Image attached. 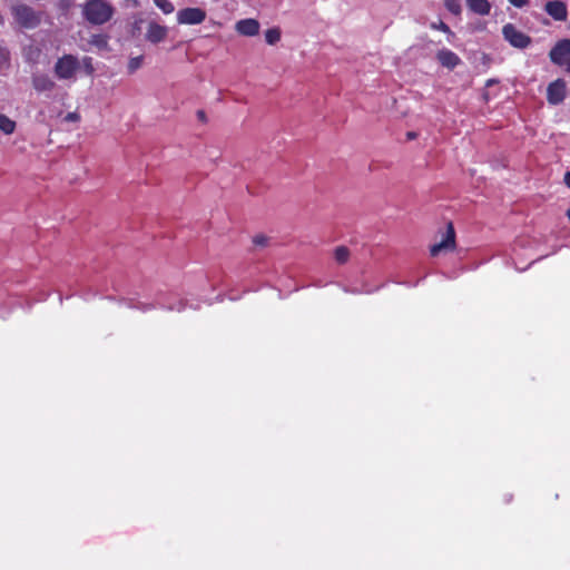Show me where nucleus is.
Masks as SVG:
<instances>
[{"instance_id":"obj_1","label":"nucleus","mask_w":570,"mask_h":570,"mask_svg":"<svg viewBox=\"0 0 570 570\" xmlns=\"http://www.w3.org/2000/svg\"><path fill=\"white\" fill-rule=\"evenodd\" d=\"M81 12L90 24L101 26L111 20L115 8L107 0H87L82 4Z\"/></svg>"},{"instance_id":"obj_2","label":"nucleus","mask_w":570,"mask_h":570,"mask_svg":"<svg viewBox=\"0 0 570 570\" xmlns=\"http://www.w3.org/2000/svg\"><path fill=\"white\" fill-rule=\"evenodd\" d=\"M120 303L128 308L138 309L142 313L150 312V311L155 309L157 306H159L160 308H164L166 311H169V312L180 313V312L185 311V308L187 306V303L184 299H178L173 303H165V302L158 299L155 303H149V302L139 301L137 298H122L120 301Z\"/></svg>"},{"instance_id":"obj_3","label":"nucleus","mask_w":570,"mask_h":570,"mask_svg":"<svg viewBox=\"0 0 570 570\" xmlns=\"http://www.w3.org/2000/svg\"><path fill=\"white\" fill-rule=\"evenodd\" d=\"M11 14L16 23L28 30L36 29L40 24L42 18L41 12L24 3L12 6Z\"/></svg>"},{"instance_id":"obj_4","label":"nucleus","mask_w":570,"mask_h":570,"mask_svg":"<svg viewBox=\"0 0 570 570\" xmlns=\"http://www.w3.org/2000/svg\"><path fill=\"white\" fill-rule=\"evenodd\" d=\"M80 68V62L72 55H65L55 65V73L60 80L72 79Z\"/></svg>"},{"instance_id":"obj_5","label":"nucleus","mask_w":570,"mask_h":570,"mask_svg":"<svg viewBox=\"0 0 570 570\" xmlns=\"http://www.w3.org/2000/svg\"><path fill=\"white\" fill-rule=\"evenodd\" d=\"M504 39L515 48H527L531 42L530 37L519 30L514 24L507 23L502 28Z\"/></svg>"},{"instance_id":"obj_6","label":"nucleus","mask_w":570,"mask_h":570,"mask_svg":"<svg viewBox=\"0 0 570 570\" xmlns=\"http://www.w3.org/2000/svg\"><path fill=\"white\" fill-rule=\"evenodd\" d=\"M455 247V232L451 223L448 224L445 232L442 234L440 242L430 248L432 256H438L443 250H452Z\"/></svg>"},{"instance_id":"obj_7","label":"nucleus","mask_w":570,"mask_h":570,"mask_svg":"<svg viewBox=\"0 0 570 570\" xmlns=\"http://www.w3.org/2000/svg\"><path fill=\"white\" fill-rule=\"evenodd\" d=\"M206 19V11L202 8H185L177 12L179 24H200Z\"/></svg>"},{"instance_id":"obj_8","label":"nucleus","mask_w":570,"mask_h":570,"mask_svg":"<svg viewBox=\"0 0 570 570\" xmlns=\"http://www.w3.org/2000/svg\"><path fill=\"white\" fill-rule=\"evenodd\" d=\"M567 95V85L563 79H557L549 83L547 88V100L550 105H560Z\"/></svg>"},{"instance_id":"obj_9","label":"nucleus","mask_w":570,"mask_h":570,"mask_svg":"<svg viewBox=\"0 0 570 570\" xmlns=\"http://www.w3.org/2000/svg\"><path fill=\"white\" fill-rule=\"evenodd\" d=\"M261 23L257 19H240L235 23V31L244 37H255L259 33Z\"/></svg>"},{"instance_id":"obj_10","label":"nucleus","mask_w":570,"mask_h":570,"mask_svg":"<svg viewBox=\"0 0 570 570\" xmlns=\"http://www.w3.org/2000/svg\"><path fill=\"white\" fill-rule=\"evenodd\" d=\"M570 56V40L562 39L551 49L549 57L556 65L562 66L566 58Z\"/></svg>"},{"instance_id":"obj_11","label":"nucleus","mask_w":570,"mask_h":570,"mask_svg":"<svg viewBox=\"0 0 570 570\" xmlns=\"http://www.w3.org/2000/svg\"><path fill=\"white\" fill-rule=\"evenodd\" d=\"M546 12L557 21H564L568 17L567 4L562 1H548L544 6Z\"/></svg>"},{"instance_id":"obj_12","label":"nucleus","mask_w":570,"mask_h":570,"mask_svg":"<svg viewBox=\"0 0 570 570\" xmlns=\"http://www.w3.org/2000/svg\"><path fill=\"white\" fill-rule=\"evenodd\" d=\"M436 59L441 66L448 69H454L458 65L461 63L460 57L449 49L439 50L436 53Z\"/></svg>"},{"instance_id":"obj_13","label":"nucleus","mask_w":570,"mask_h":570,"mask_svg":"<svg viewBox=\"0 0 570 570\" xmlns=\"http://www.w3.org/2000/svg\"><path fill=\"white\" fill-rule=\"evenodd\" d=\"M167 33L168 29L165 26L150 22L146 31V39L153 43H158L167 37Z\"/></svg>"},{"instance_id":"obj_14","label":"nucleus","mask_w":570,"mask_h":570,"mask_svg":"<svg viewBox=\"0 0 570 570\" xmlns=\"http://www.w3.org/2000/svg\"><path fill=\"white\" fill-rule=\"evenodd\" d=\"M468 9L479 16H488L491 11V3L488 0H465Z\"/></svg>"},{"instance_id":"obj_15","label":"nucleus","mask_w":570,"mask_h":570,"mask_svg":"<svg viewBox=\"0 0 570 570\" xmlns=\"http://www.w3.org/2000/svg\"><path fill=\"white\" fill-rule=\"evenodd\" d=\"M33 88L37 91H51L55 88V82L46 75H38L32 78Z\"/></svg>"},{"instance_id":"obj_16","label":"nucleus","mask_w":570,"mask_h":570,"mask_svg":"<svg viewBox=\"0 0 570 570\" xmlns=\"http://www.w3.org/2000/svg\"><path fill=\"white\" fill-rule=\"evenodd\" d=\"M281 37L282 32L278 27H273L265 31V41L271 46L276 45L281 40Z\"/></svg>"},{"instance_id":"obj_17","label":"nucleus","mask_w":570,"mask_h":570,"mask_svg":"<svg viewBox=\"0 0 570 570\" xmlns=\"http://www.w3.org/2000/svg\"><path fill=\"white\" fill-rule=\"evenodd\" d=\"M14 129L16 122L6 115L0 114V130L6 135H10L14 131Z\"/></svg>"},{"instance_id":"obj_18","label":"nucleus","mask_w":570,"mask_h":570,"mask_svg":"<svg viewBox=\"0 0 570 570\" xmlns=\"http://www.w3.org/2000/svg\"><path fill=\"white\" fill-rule=\"evenodd\" d=\"M155 6L165 14L173 13L175 7L170 0H154Z\"/></svg>"},{"instance_id":"obj_19","label":"nucleus","mask_w":570,"mask_h":570,"mask_svg":"<svg viewBox=\"0 0 570 570\" xmlns=\"http://www.w3.org/2000/svg\"><path fill=\"white\" fill-rule=\"evenodd\" d=\"M445 8L453 14L459 16L461 14L462 7H461V0H443Z\"/></svg>"},{"instance_id":"obj_20","label":"nucleus","mask_w":570,"mask_h":570,"mask_svg":"<svg viewBox=\"0 0 570 570\" xmlns=\"http://www.w3.org/2000/svg\"><path fill=\"white\" fill-rule=\"evenodd\" d=\"M334 256L337 263L343 264L348 259L350 253L346 247L340 246L335 249Z\"/></svg>"},{"instance_id":"obj_21","label":"nucleus","mask_w":570,"mask_h":570,"mask_svg":"<svg viewBox=\"0 0 570 570\" xmlns=\"http://www.w3.org/2000/svg\"><path fill=\"white\" fill-rule=\"evenodd\" d=\"M142 65V57H134L128 62V72L134 73L137 69H139Z\"/></svg>"},{"instance_id":"obj_22","label":"nucleus","mask_w":570,"mask_h":570,"mask_svg":"<svg viewBox=\"0 0 570 570\" xmlns=\"http://www.w3.org/2000/svg\"><path fill=\"white\" fill-rule=\"evenodd\" d=\"M253 243L255 246H258V247H264L267 245L268 243V238L264 235H256L254 238H253Z\"/></svg>"},{"instance_id":"obj_23","label":"nucleus","mask_w":570,"mask_h":570,"mask_svg":"<svg viewBox=\"0 0 570 570\" xmlns=\"http://www.w3.org/2000/svg\"><path fill=\"white\" fill-rule=\"evenodd\" d=\"M82 65H83V67H85V69H86L88 75L94 72L92 59L90 57H85L82 59Z\"/></svg>"},{"instance_id":"obj_24","label":"nucleus","mask_w":570,"mask_h":570,"mask_svg":"<svg viewBox=\"0 0 570 570\" xmlns=\"http://www.w3.org/2000/svg\"><path fill=\"white\" fill-rule=\"evenodd\" d=\"M515 8H523L529 3V0H508Z\"/></svg>"},{"instance_id":"obj_25","label":"nucleus","mask_w":570,"mask_h":570,"mask_svg":"<svg viewBox=\"0 0 570 570\" xmlns=\"http://www.w3.org/2000/svg\"><path fill=\"white\" fill-rule=\"evenodd\" d=\"M433 28L439 29V30H441V31H443V32H449V33L451 32V31H450L449 26H448V24H445V23H444V22H442V21H441L438 26H436V24H433Z\"/></svg>"},{"instance_id":"obj_26","label":"nucleus","mask_w":570,"mask_h":570,"mask_svg":"<svg viewBox=\"0 0 570 570\" xmlns=\"http://www.w3.org/2000/svg\"><path fill=\"white\" fill-rule=\"evenodd\" d=\"M67 121H77L79 120V116L76 112H69L66 118Z\"/></svg>"},{"instance_id":"obj_27","label":"nucleus","mask_w":570,"mask_h":570,"mask_svg":"<svg viewBox=\"0 0 570 570\" xmlns=\"http://www.w3.org/2000/svg\"><path fill=\"white\" fill-rule=\"evenodd\" d=\"M564 183L570 188V171H567L564 175Z\"/></svg>"},{"instance_id":"obj_28","label":"nucleus","mask_w":570,"mask_h":570,"mask_svg":"<svg viewBox=\"0 0 570 570\" xmlns=\"http://www.w3.org/2000/svg\"><path fill=\"white\" fill-rule=\"evenodd\" d=\"M197 115H198L199 119H205V112L203 110H199L197 112Z\"/></svg>"},{"instance_id":"obj_29","label":"nucleus","mask_w":570,"mask_h":570,"mask_svg":"<svg viewBox=\"0 0 570 570\" xmlns=\"http://www.w3.org/2000/svg\"><path fill=\"white\" fill-rule=\"evenodd\" d=\"M415 136H416V135H415L414 132H409V134H407V137H409L410 139L415 138Z\"/></svg>"},{"instance_id":"obj_30","label":"nucleus","mask_w":570,"mask_h":570,"mask_svg":"<svg viewBox=\"0 0 570 570\" xmlns=\"http://www.w3.org/2000/svg\"><path fill=\"white\" fill-rule=\"evenodd\" d=\"M345 291H346V292H348V289H345ZM350 293H352V294H356V293H360V292H358V291H356V289H352V291H350Z\"/></svg>"},{"instance_id":"obj_31","label":"nucleus","mask_w":570,"mask_h":570,"mask_svg":"<svg viewBox=\"0 0 570 570\" xmlns=\"http://www.w3.org/2000/svg\"><path fill=\"white\" fill-rule=\"evenodd\" d=\"M567 71L570 73V60L567 63Z\"/></svg>"},{"instance_id":"obj_32","label":"nucleus","mask_w":570,"mask_h":570,"mask_svg":"<svg viewBox=\"0 0 570 570\" xmlns=\"http://www.w3.org/2000/svg\"><path fill=\"white\" fill-rule=\"evenodd\" d=\"M567 217L569 218L570 220V208L567 210Z\"/></svg>"}]
</instances>
